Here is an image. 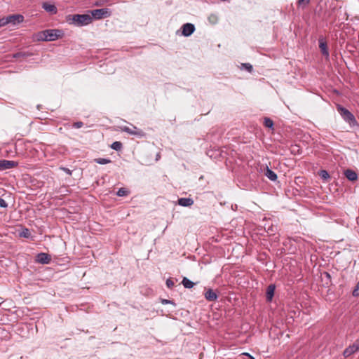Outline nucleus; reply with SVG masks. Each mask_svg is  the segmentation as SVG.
<instances>
[{
  "label": "nucleus",
  "mask_w": 359,
  "mask_h": 359,
  "mask_svg": "<svg viewBox=\"0 0 359 359\" xmlns=\"http://www.w3.org/2000/svg\"><path fill=\"white\" fill-rule=\"evenodd\" d=\"M67 22L76 27H83L92 22V16L90 14H74L67 16Z\"/></svg>",
  "instance_id": "f257e3e1"
},
{
  "label": "nucleus",
  "mask_w": 359,
  "mask_h": 359,
  "mask_svg": "<svg viewBox=\"0 0 359 359\" xmlns=\"http://www.w3.org/2000/svg\"><path fill=\"white\" fill-rule=\"evenodd\" d=\"M63 32L60 29H46L38 32L36 37L38 41H53L61 38Z\"/></svg>",
  "instance_id": "f03ea898"
},
{
  "label": "nucleus",
  "mask_w": 359,
  "mask_h": 359,
  "mask_svg": "<svg viewBox=\"0 0 359 359\" xmlns=\"http://www.w3.org/2000/svg\"><path fill=\"white\" fill-rule=\"evenodd\" d=\"M92 16V20L93 19L100 20L102 18H109L111 15V11L108 8H100L95 9L90 11Z\"/></svg>",
  "instance_id": "7ed1b4c3"
},
{
  "label": "nucleus",
  "mask_w": 359,
  "mask_h": 359,
  "mask_svg": "<svg viewBox=\"0 0 359 359\" xmlns=\"http://www.w3.org/2000/svg\"><path fill=\"white\" fill-rule=\"evenodd\" d=\"M121 130L127 133L128 134L135 135L138 137H143L146 135L145 133L142 130L139 129L134 126H133L132 128H129L128 126L121 127Z\"/></svg>",
  "instance_id": "20e7f679"
},
{
  "label": "nucleus",
  "mask_w": 359,
  "mask_h": 359,
  "mask_svg": "<svg viewBox=\"0 0 359 359\" xmlns=\"http://www.w3.org/2000/svg\"><path fill=\"white\" fill-rule=\"evenodd\" d=\"M318 44L320 52L323 56L325 57L326 59H328L330 57V53L328 50L327 43L324 36H320L318 39Z\"/></svg>",
  "instance_id": "39448f33"
},
{
  "label": "nucleus",
  "mask_w": 359,
  "mask_h": 359,
  "mask_svg": "<svg viewBox=\"0 0 359 359\" xmlns=\"http://www.w3.org/2000/svg\"><path fill=\"white\" fill-rule=\"evenodd\" d=\"M337 109L340 112V114L342 116L344 119L346 121L349 123L355 121L354 116L346 108L339 106Z\"/></svg>",
  "instance_id": "423d86ee"
},
{
  "label": "nucleus",
  "mask_w": 359,
  "mask_h": 359,
  "mask_svg": "<svg viewBox=\"0 0 359 359\" xmlns=\"http://www.w3.org/2000/svg\"><path fill=\"white\" fill-rule=\"evenodd\" d=\"M18 165V163L16 161L1 159L0 160V171L15 168Z\"/></svg>",
  "instance_id": "0eeeda50"
},
{
  "label": "nucleus",
  "mask_w": 359,
  "mask_h": 359,
  "mask_svg": "<svg viewBox=\"0 0 359 359\" xmlns=\"http://www.w3.org/2000/svg\"><path fill=\"white\" fill-rule=\"evenodd\" d=\"M8 24L13 25L19 24L24 20V16L20 14H13L7 16Z\"/></svg>",
  "instance_id": "6e6552de"
},
{
  "label": "nucleus",
  "mask_w": 359,
  "mask_h": 359,
  "mask_svg": "<svg viewBox=\"0 0 359 359\" xmlns=\"http://www.w3.org/2000/svg\"><path fill=\"white\" fill-rule=\"evenodd\" d=\"M36 261L40 264H48L51 261V257L47 253L41 252L37 255Z\"/></svg>",
  "instance_id": "1a4fd4ad"
},
{
  "label": "nucleus",
  "mask_w": 359,
  "mask_h": 359,
  "mask_svg": "<svg viewBox=\"0 0 359 359\" xmlns=\"http://www.w3.org/2000/svg\"><path fill=\"white\" fill-rule=\"evenodd\" d=\"M182 35L184 36H189L191 35L195 31V26L191 23H186L182 25Z\"/></svg>",
  "instance_id": "9d476101"
},
{
  "label": "nucleus",
  "mask_w": 359,
  "mask_h": 359,
  "mask_svg": "<svg viewBox=\"0 0 359 359\" xmlns=\"http://www.w3.org/2000/svg\"><path fill=\"white\" fill-rule=\"evenodd\" d=\"M41 6L46 12L51 15L56 14L57 12V7L54 4H50L48 2H43Z\"/></svg>",
  "instance_id": "9b49d317"
},
{
  "label": "nucleus",
  "mask_w": 359,
  "mask_h": 359,
  "mask_svg": "<svg viewBox=\"0 0 359 359\" xmlns=\"http://www.w3.org/2000/svg\"><path fill=\"white\" fill-rule=\"evenodd\" d=\"M359 349V344H357V341L352 346H349L344 351V355L348 357L353 353L356 352Z\"/></svg>",
  "instance_id": "f8f14e48"
},
{
  "label": "nucleus",
  "mask_w": 359,
  "mask_h": 359,
  "mask_svg": "<svg viewBox=\"0 0 359 359\" xmlns=\"http://www.w3.org/2000/svg\"><path fill=\"white\" fill-rule=\"evenodd\" d=\"M205 298L209 302L216 301L218 298L217 294L212 289H208L204 294Z\"/></svg>",
  "instance_id": "ddd939ff"
},
{
  "label": "nucleus",
  "mask_w": 359,
  "mask_h": 359,
  "mask_svg": "<svg viewBox=\"0 0 359 359\" xmlns=\"http://www.w3.org/2000/svg\"><path fill=\"white\" fill-rule=\"evenodd\" d=\"M344 174L346 177L351 182L356 181L358 179V174L351 169L344 170Z\"/></svg>",
  "instance_id": "4468645a"
},
{
  "label": "nucleus",
  "mask_w": 359,
  "mask_h": 359,
  "mask_svg": "<svg viewBox=\"0 0 359 359\" xmlns=\"http://www.w3.org/2000/svg\"><path fill=\"white\" fill-rule=\"evenodd\" d=\"M275 289L276 286L273 284H271L267 287L266 292V297L267 302H271L273 297L274 295Z\"/></svg>",
  "instance_id": "2eb2a0df"
},
{
  "label": "nucleus",
  "mask_w": 359,
  "mask_h": 359,
  "mask_svg": "<svg viewBox=\"0 0 359 359\" xmlns=\"http://www.w3.org/2000/svg\"><path fill=\"white\" fill-rule=\"evenodd\" d=\"M178 204L184 207H189L194 204V201L191 198H181L178 199Z\"/></svg>",
  "instance_id": "dca6fc26"
},
{
  "label": "nucleus",
  "mask_w": 359,
  "mask_h": 359,
  "mask_svg": "<svg viewBox=\"0 0 359 359\" xmlns=\"http://www.w3.org/2000/svg\"><path fill=\"white\" fill-rule=\"evenodd\" d=\"M264 175L271 181H275L277 179V175L268 168L266 170Z\"/></svg>",
  "instance_id": "f3484780"
},
{
  "label": "nucleus",
  "mask_w": 359,
  "mask_h": 359,
  "mask_svg": "<svg viewBox=\"0 0 359 359\" xmlns=\"http://www.w3.org/2000/svg\"><path fill=\"white\" fill-rule=\"evenodd\" d=\"M182 284L185 288L191 289L194 287V283L188 279L187 278L184 277L182 279Z\"/></svg>",
  "instance_id": "a211bd4d"
},
{
  "label": "nucleus",
  "mask_w": 359,
  "mask_h": 359,
  "mask_svg": "<svg viewBox=\"0 0 359 359\" xmlns=\"http://www.w3.org/2000/svg\"><path fill=\"white\" fill-rule=\"evenodd\" d=\"M32 53H29V52H18L15 54H13V57L15 58H20V57H29V56H32Z\"/></svg>",
  "instance_id": "6ab92c4d"
},
{
  "label": "nucleus",
  "mask_w": 359,
  "mask_h": 359,
  "mask_svg": "<svg viewBox=\"0 0 359 359\" xmlns=\"http://www.w3.org/2000/svg\"><path fill=\"white\" fill-rule=\"evenodd\" d=\"M129 193L130 191L126 188L122 187L118 190L116 195L118 196H126Z\"/></svg>",
  "instance_id": "aec40b11"
},
{
  "label": "nucleus",
  "mask_w": 359,
  "mask_h": 359,
  "mask_svg": "<svg viewBox=\"0 0 359 359\" xmlns=\"http://www.w3.org/2000/svg\"><path fill=\"white\" fill-rule=\"evenodd\" d=\"M123 147V144L121 142L116 141L111 145V148L116 151H120Z\"/></svg>",
  "instance_id": "412c9836"
},
{
  "label": "nucleus",
  "mask_w": 359,
  "mask_h": 359,
  "mask_svg": "<svg viewBox=\"0 0 359 359\" xmlns=\"http://www.w3.org/2000/svg\"><path fill=\"white\" fill-rule=\"evenodd\" d=\"M97 163L104 165L108 164L111 162V161L109 158H97L94 160Z\"/></svg>",
  "instance_id": "4be33fe9"
},
{
  "label": "nucleus",
  "mask_w": 359,
  "mask_h": 359,
  "mask_svg": "<svg viewBox=\"0 0 359 359\" xmlns=\"http://www.w3.org/2000/svg\"><path fill=\"white\" fill-rule=\"evenodd\" d=\"M264 125L266 128H273V122L270 118L266 117L264 120Z\"/></svg>",
  "instance_id": "5701e85b"
},
{
  "label": "nucleus",
  "mask_w": 359,
  "mask_h": 359,
  "mask_svg": "<svg viewBox=\"0 0 359 359\" xmlns=\"http://www.w3.org/2000/svg\"><path fill=\"white\" fill-rule=\"evenodd\" d=\"M310 3V0H298L297 6L299 7H302V8H306Z\"/></svg>",
  "instance_id": "b1692460"
},
{
  "label": "nucleus",
  "mask_w": 359,
  "mask_h": 359,
  "mask_svg": "<svg viewBox=\"0 0 359 359\" xmlns=\"http://www.w3.org/2000/svg\"><path fill=\"white\" fill-rule=\"evenodd\" d=\"M20 236L24 238H29L31 236V233L29 230L25 228L20 233Z\"/></svg>",
  "instance_id": "393cba45"
},
{
  "label": "nucleus",
  "mask_w": 359,
  "mask_h": 359,
  "mask_svg": "<svg viewBox=\"0 0 359 359\" xmlns=\"http://www.w3.org/2000/svg\"><path fill=\"white\" fill-rule=\"evenodd\" d=\"M241 65L250 73H251L253 70L252 65H250V63H242Z\"/></svg>",
  "instance_id": "a878e982"
},
{
  "label": "nucleus",
  "mask_w": 359,
  "mask_h": 359,
  "mask_svg": "<svg viewBox=\"0 0 359 359\" xmlns=\"http://www.w3.org/2000/svg\"><path fill=\"white\" fill-rule=\"evenodd\" d=\"M320 176L324 179V180H327L330 177V175L329 173L326 171V170H320Z\"/></svg>",
  "instance_id": "bb28decb"
},
{
  "label": "nucleus",
  "mask_w": 359,
  "mask_h": 359,
  "mask_svg": "<svg viewBox=\"0 0 359 359\" xmlns=\"http://www.w3.org/2000/svg\"><path fill=\"white\" fill-rule=\"evenodd\" d=\"M358 290H359V282L355 285V288H354V290H353V295L354 297H358V296H359V292H358Z\"/></svg>",
  "instance_id": "cd10ccee"
},
{
  "label": "nucleus",
  "mask_w": 359,
  "mask_h": 359,
  "mask_svg": "<svg viewBox=\"0 0 359 359\" xmlns=\"http://www.w3.org/2000/svg\"><path fill=\"white\" fill-rule=\"evenodd\" d=\"M208 20L210 22L215 24L217 21V17L216 15L212 14L209 16Z\"/></svg>",
  "instance_id": "c85d7f7f"
},
{
  "label": "nucleus",
  "mask_w": 359,
  "mask_h": 359,
  "mask_svg": "<svg viewBox=\"0 0 359 359\" xmlns=\"http://www.w3.org/2000/svg\"><path fill=\"white\" fill-rule=\"evenodd\" d=\"M8 24V20H7V16L0 19V27H4Z\"/></svg>",
  "instance_id": "c756f323"
},
{
  "label": "nucleus",
  "mask_w": 359,
  "mask_h": 359,
  "mask_svg": "<svg viewBox=\"0 0 359 359\" xmlns=\"http://www.w3.org/2000/svg\"><path fill=\"white\" fill-rule=\"evenodd\" d=\"M83 126V123L82 121H77L73 123V127L75 128H80Z\"/></svg>",
  "instance_id": "7c9ffc66"
},
{
  "label": "nucleus",
  "mask_w": 359,
  "mask_h": 359,
  "mask_svg": "<svg viewBox=\"0 0 359 359\" xmlns=\"http://www.w3.org/2000/svg\"><path fill=\"white\" fill-rule=\"evenodd\" d=\"M165 283L167 287L169 288L172 287L174 285V282L170 278L167 279Z\"/></svg>",
  "instance_id": "2f4dec72"
},
{
  "label": "nucleus",
  "mask_w": 359,
  "mask_h": 359,
  "mask_svg": "<svg viewBox=\"0 0 359 359\" xmlns=\"http://www.w3.org/2000/svg\"><path fill=\"white\" fill-rule=\"evenodd\" d=\"M0 207L1 208H7L8 207V203L6 202L5 200H4L1 198H0Z\"/></svg>",
  "instance_id": "473e14b6"
},
{
  "label": "nucleus",
  "mask_w": 359,
  "mask_h": 359,
  "mask_svg": "<svg viewBox=\"0 0 359 359\" xmlns=\"http://www.w3.org/2000/svg\"><path fill=\"white\" fill-rule=\"evenodd\" d=\"M60 169L62 170L64 172H65L69 175H72V171L67 168L61 167Z\"/></svg>",
  "instance_id": "72a5a7b5"
},
{
  "label": "nucleus",
  "mask_w": 359,
  "mask_h": 359,
  "mask_svg": "<svg viewBox=\"0 0 359 359\" xmlns=\"http://www.w3.org/2000/svg\"><path fill=\"white\" fill-rule=\"evenodd\" d=\"M323 275L325 276L327 278V280H329V283L331 281V276L328 272L325 271L323 273Z\"/></svg>",
  "instance_id": "f704fd0d"
}]
</instances>
